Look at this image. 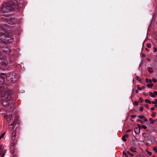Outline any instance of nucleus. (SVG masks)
Segmentation results:
<instances>
[{"instance_id": "nucleus-41", "label": "nucleus", "mask_w": 157, "mask_h": 157, "mask_svg": "<svg viewBox=\"0 0 157 157\" xmlns=\"http://www.w3.org/2000/svg\"><path fill=\"white\" fill-rule=\"evenodd\" d=\"M147 152H148V154L150 155H152V153H151V152H148V151Z\"/></svg>"}, {"instance_id": "nucleus-14", "label": "nucleus", "mask_w": 157, "mask_h": 157, "mask_svg": "<svg viewBox=\"0 0 157 157\" xmlns=\"http://www.w3.org/2000/svg\"><path fill=\"white\" fill-rule=\"evenodd\" d=\"M15 135H16V132L15 131H13L12 134V139L13 140H14L15 139Z\"/></svg>"}, {"instance_id": "nucleus-35", "label": "nucleus", "mask_w": 157, "mask_h": 157, "mask_svg": "<svg viewBox=\"0 0 157 157\" xmlns=\"http://www.w3.org/2000/svg\"><path fill=\"white\" fill-rule=\"evenodd\" d=\"M152 80L154 82H157V80L156 79L153 78L152 79Z\"/></svg>"}, {"instance_id": "nucleus-44", "label": "nucleus", "mask_w": 157, "mask_h": 157, "mask_svg": "<svg viewBox=\"0 0 157 157\" xmlns=\"http://www.w3.org/2000/svg\"><path fill=\"white\" fill-rule=\"evenodd\" d=\"M127 154L125 152H123V155L124 156L125 155H126Z\"/></svg>"}, {"instance_id": "nucleus-26", "label": "nucleus", "mask_w": 157, "mask_h": 157, "mask_svg": "<svg viewBox=\"0 0 157 157\" xmlns=\"http://www.w3.org/2000/svg\"><path fill=\"white\" fill-rule=\"evenodd\" d=\"M128 154L130 157H132L133 156V155L132 154L130 153L129 152H128Z\"/></svg>"}, {"instance_id": "nucleus-25", "label": "nucleus", "mask_w": 157, "mask_h": 157, "mask_svg": "<svg viewBox=\"0 0 157 157\" xmlns=\"http://www.w3.org/2000/svg\"><path fill=\"white\" fill-rule=\"evenodd\" d=\"M139 101L140 102H142L143 101V100L141 98H140L139 99Z\"/></svg>"}, {"instance_id": "nucleus-7", "label": "nucleus", "mask_w": 157, "mask_h": 157, "mask_svg": "<svg viewBox=\"0 0 157 157\" xmlns=\"http://www.w3.org/2000/svg\"><path fill=\"white\" fill-rule=\"evenodd\" d=\"M2 50L4 52L7 54H9L11 52L10 49L7 47L3 48Z\"/></svg>"}, {"instance_id": "nucleus-11", "label": "nucleus", "mask_w": 157, "mask_h": 157, "mask_svg": "<svg viewBox=\"0 0 157 157\" xmlns=\"http://www.w3.org/2000/svg\"><path fill=\"white\" fill-rule=\"evenodd\" d=\"M5 27V28H9V26L6 24H2L0 26V29L2 28V29L3 28Z\"/></svg>"}, {"instance_id": "nucleus-38", "label": "nucleus", "mask_w": 157, "mask_h": 157, "mask_svg": "<svg viewBox=\"0 0 157 157\" xmlns=\"http://www.w3.org/2000/svg\"><path fill=\"white\" fill-rule=\"evenodd\" d=\"M142 127L144 129H146L147 128V127L144 125H143Z\"/></svg>"}, {"instance_id": "nucleus-49", "label": "nucleus", "mask_w": 157, "mask_h": 157, "mask_svg": "<svg viewBox=\"0 0 157 157\" xmlns=\"http://www.w3.org/2000/svg\"><path fill=\"white\" fill-rule=\"evenodd\" d=\"M17 120V117H15L14 119V121H16Z\"/></svg>"}, {"instance_id": "nucleus-20", "label": "nucleus", "mask_w": 157, "mask_h": 157, "mask_svg": "<svg viewBox=\"0 0 157 157\" xmlns=\"http://www.w3.org/2000/svg\"><path fill=\"white\" fill-rule=\"evenodd\" d=\"M145 102L146 103H148L149 104H151V102L149 100L146 99L145 100Z\"/></svg>"}, {"instance_id": "nucleus-48", "label": "nucleus", "mask_w": 157, "mask_h": 157, "mask_svg": "<svg viewBox=\"0 0 157 157\" xmlns=\"http://www.w3.org/2000/svg\"><path fill=\"white\" fill-rule=\"evenodd\" d=\"M142 57H145V55L144 54H142Z\"/></svg>"}, {"instance_id": "nucleus-32", "label": "nucleus", "mask_w": 157, "mask_h": 157, "mask_svg": "<svg viewBox=\"0 0 157 157\" xmlns=\"http://www.w3.org/2000/svg\"><path fill=\"white\" fill-rule=\"evenodd\" d=\"M4 134H5V133H3V134H2L0 136V139H1V138H2L4 136Z\"/></svg>"}, {"instance_id": "nucleus-10", "label": "nucleus", "mask_w": 157, "mask_h": 157, "mask_svg": "<svg viewBox=\"0 0 157 157\" xmlns=\"http://www.w3.org/2000/svg\"><path fill=\"white\" fill-rule=\"evenodd\" d=\"M140 128H135L134 129V132L137 134H139L140 133Z\"/></svg>"}, {"instance_id": "nucleus-19", "label": "nucleus", "mask_w": 157, "mask_h": 157, "mask_svg": "<svg viewBox=\"0 0 157 157\" xmlns=\"http://www.w3.org/2000/svg\"><path fill=\"white\" fill-rule=\"evenodd\" d=\"M145 87L144 86H143L142 87H140L138 86L137 87L138 90H142V89H145Z\"/></svg>"}, {"instance_id": "nucleus-45", "label": "nucleus", "mask_w": 157, "mask_h": 157, "mask_svg": "<svg viewBox=\"0 0 157 157\" xmlns=\"http://www.w3.org/2000/svg\"><path fill=\"white\" fill-rule=\"evenodd\" d=\"M129 155L128 154H127L126 155H125L124 156V157H128V156Z\"/></svg>"}, {"instance_id": "nucleus-34", "label": "nucleus", "mask_w": 157, "mask_h": 157, "mask_svg": "<svg viewBox=\"0 0 157 157\" xmlns=\"http://www.w3.org/2000/svg\"><path fill=\"white\" fill-rule=\"evenodd\" d=\"M136 79L137 81H140V79L138 77H136Z\"/></svg>"}, {"instance_id": "nucleus-17", "label": "nucleus", "mask_w": 157, "mask_h": 157, "mask_svg": "<svg viewBox=\"0 0 157 157\" xmlns=\"http://www.w3.org/2000/svg\"><path fill=\"white\" fill-rule=\"evenodd\" d=\"M146 82L147 83L152 82V81L149 79H148V78L146 79Z\"/></svg>"}, {"instance_id": "nucleus-24", "label": "nucleus", "mask_w": 157, "mask_h": 157, "mask_svg": "<svg viewBox=\"0 0 157 157\" xmlns=\"http://www.w3.org/2000/svg\"><path fill=\"white\" fill-rule=\"evenodd\" d=\"M154 150L156 153H157V147H154Z\"/></svg>"}, {"instance_id": "nucleus-42", "label": "nucleus", "mask_w": 157, "mask_h": 157, "mask_svg": "<svg viewBox=\"0 0 157 157\" xmlns=\"http://www.w3.org/2000/svg\"><path fill=\"white\" fill-rule=\"evenodd\" d=\"M151 109L152 110H155V107H153Z\"/></svg>"}, {"instance_id": "nucleus-18", "label": "nucleus", "mask_w": 157, "mask_h": 157, "mask_svg": "<svg viewBox=\"0 0 157 157\" xmlns=\"http://www.w3.org/2000/svg\"><path fill=\"white\" fill-rule=\"evenodd\" d=\"M147 86L149 88H151L153 86V84L152 83L148 84L147 85Z\"/></svg>"}, {"instance_id": "nucleus-8", "label": "nucleus", "mask_w": 157, "mask_h": 157, "mask_svg": "<svg viewBox=\"0 0 157 157\" xmlns=\"http://www.w3.org/2000/svg\"><path fill=\"white\" fill-rule=\"evenodd\" d=\"M0 153L1 157H3L6 153L5 150L2 148V145H0Z\"/></svg>"}, {"instance_id": "nucleus-28", "label": "nucleus", "mask_w": 157, "mask_h": 157, "mask_svg": "<svg viewBox=\"0 0 157 157\" xmlns=\"http://www.w3.org/2000/svg\"><path fill=\"white\" fill-rule=\"evenodd\" d=\"M147 46L148 48H151V45L150 44H147Z\"/></svg>"}, {"instance_id": "nucleus-29", "label": "nucleus", "mask_w": 157, "mask_h": 157, "mask_svg": "<svg viewBox=\"0 0 157 157\" xmlns=\"http://www.w3.org/2000/svg\"><path fill=\"white\" fill-rule=\"evenodd\" d=\"M153 114L151 115V116L152 117H155V112H153Z\"/></svg>"}, {"instance_id": "nucleus-5", "label": "nucleus", "mask_w": 157, "mask_h": 157, "mask_svg": "<svg viewBox=\"0 0 157 157\" xmlns=\"http://www.w3.org/2000/svg\"><path fill=\"white\" fill-rule=\"evenodd\" d=\"M16 21L13 18H10L7 19L6 23L10 25H12Z\"/></svg>"}, {"instance_id": "nucleus-9", "label": "nucleus", "mask_w": 157, "mask_h": 157, "mask_svg": "<svg viewBox=\"0 0 157 157\" xmlns=\"http://www.w3.org/2000/svg\"><path fill=\"white\" fill-rule=\"evenodd\" d=\"M2 60V61L1 62V64L3 68H6L7 64V62L6 60L4 59V58Z\"/></svg>"}, {"instance_id": "nucleus-30", "label": "nucleus", "mask_w": 157, "mask_h": 157, "mask_svg": "<svg viewBox=\"0 0 157 157\" xmlns=\"http://www.w3.org/2000/svg\"><path fill=\"white\" fill-rule=\"evenodd\" d=\"M139 117L140 119H143L144 118V117L143 115H141L139 116Z\"/></svg>"}, {"instance_id": "nucleus-16", "label": "nucleus", "mask_w": 157, "mask_h": 157, "mask_svg": "<svg viewBox=\"0 0 157 157\" xmlns=\"http://www.w3.org/2000/svg\"><path fill=\"white\" fill-rule=\"evenodd\" d=\"M148 71L150 73H151L153 72L152 68L150 67H149L148 68Z\"/></svg>"}, {"instance_id": "nucleus-46", "label": "nucleus", "mask_w": 157, "mask_h": 157, "mask_svg": "<svg viewBox=\"0 0 157 157\" xmlns=\"http://www.w3.org/2000/svg\"><path fill=\"white\" fill-rule=\"evenodd\" d=\"M157 51V49L156 48H155L154 50V52H156Z\"/></svg>"}, {"instance_id": "nucleus-50", "label": "nucleus", "mask_w": 157, "mask_h": 157, "mask_svg": "<svg viewBox=\"0 0 157 157\" xmlns=\"http://www.w3.org/2000/svg\"><path fill=\"white\" fill-rule=\"evenodd\" d=\"M145 106H146V107L147 108H148V105H145Z\"/></svg>"}, {"instance_id": "nucleus-2", "label": "nucleus", "mask_w": 157, "mask_h": 157, "mask_svg": "<svg viewBox=\"0 0 157 157\" xmlns=\"http://www.w3.org/2000/svg\"><path fill=\"white\" fill-rule=\"evenodd\" d=\"M17 5L18 3L15 0L13 1H11L10 2L5 3L2 5L1 11L3 13L7 12L8 10L12 11L14 8H17L16 6Z\"/></svg>"}, {"instance_id": "nucleus-55", "label": "nucleus", "mask_w": 157, "mask_h": 157, "mask_svg": "<svg viewBox=\"0 0 157 157\" xmlns=\"http://www.w3.org/2000/svg\"><path fill=\"white\" fill-rule=\"evenodd\" d=\"M13 157H16V156H14Z\"/></svg>"}, {"instance_id": "nucleus-52", "label": "nucleus", "mask_w": 157, "mask_h": 157, "mask_svg": "<svg viewBox=\"0 0 157 157\" xmlns=\"http://www.w3.org/2000/svg\"><path fill=\"white\" fill-rule=\"evenodd\" d=\"M146 50L147 51H148V49L147 48H146Z\"/></svg>"}, {"instance_id": "nucleus-23", "label": "nucleus", "mask_w": 157, "mask_h": 157, "mask_svg": "<svg viewBox=\"0 0 157 157\" xmlns=\"http://www.w3.org/2000/svg\"><path fill=\"white\" fill-rule=\"evenodd\" d=\"M151 103L153 104H156L157 103V99H156L155 101H152Z\"/></svg>"}, {"instance_id": "nucleus-21", "label": "nucleus", "mask_w": 157, "mask_h": 157, "mask_svg": "<svg viewBox=\"0 0 157 157\" xmlns=\"http://www.w3.org/2000/svg\"><path fill=\"white\" fill-rule=\"evenodd\" d=\"M149 95L151 97L153 98L155 97V95H154L153 93H150L149 94Z\"/></svg>"}, {"instance_id": "nucleus-54", "label": "nucleus", "mask_w": 157, "mask_h": 157, "mask_svg": "<svg viewBox=\"0 0 157 157\" xmlns=\"http://www.w3.org/2000/svg\"><path fill=\"white\" fill-rule=\"evenodd\" d=\"M136 92L137 93H138V91H137V90L136 91Z\"/></svg>"}, {"instance_id": "nucleus-27", "label": "nucleus", "mask_w": 157, "mask_h": 157, "mask_svg": "<svg viewBox=\"0 0 157 157\" xmlns=\"http://www.w3.org/2000/svg\"><path fill=\"white\" fill-rule=\"evenodd\" d=\"M122 140L123 141H125L126 140V139H125V136H123V137H122Z\"/></svg>"}, {"instance_id": "nucleus-36", "label": "nucleus", "mask_w": 157, "mask_h": 157, "mask_svg": "<svg viewBox=\"0 0 157 157\" xmlns=\"http://www.w3.org/2000/svg\"><path fill=\"white\" fill-rule=\"evenodd\" d=\"M143 109H144L142 107H140V110L141 112H142V111H143Z\"/></svg>"}, {"instance_id": "nucleus-53", "label": "nucleus", "mask_w": 157, "mask_h": 157, "mask_svg": "<svg viewBox=\"0 0 157 157\" xmlns=\"http://www.w3.org/2000/svg\"><path fill=\"white\" fill-rule=\"evenodd\" d=\"M147 60H148V61H150V59H147Z\"/></svg>"}, {"instance_id": "nucleus-3", "label": "nucleus", "mask_w": 157, "mask_h": 157, "mask_svg": "<svg viewBox=\"0 0 157 157\" xmlns=\"http://www.w3.org/2000/svg\"><path fill=\"white\" fill-rule=\"evenodd\" d=\"M9 92L7 91L4 93L2 96V100L1 101L3 105L6 107L9 105L7 101H9L11 99L10 94H9Z\"/></svg>"}, {"instance_id": "nucleus-31", "label": "nucleus", "mask_w": 157, "mask_h": 157, "mask_svg": "<svg viewBox=\"0 0 157 157\" xmlns=\"http://www.w3.org/2000/svg\"><path fill=\"white\" fill-rule=\"evenodd\" d=\"M149 120V121L151 122L152 124L154 123V122L152 118H150Z\"/></svg>"}, {"instance_id": "nucleus-15", "label": "nucleus", "mask_w": 157, "mask_h": 157, "mask_svg": "<svg viewBox=\"0 0 157 157\" xmlns=\"http://www.w3.org/2000/svg\"><path fill=\"white\" fill-rule=\"evenodd\" d=\"M5 58L3 54L0 51V60L3 59Z\"/></svg>"}, {"instance_id": "nucleus-22", "label": "nucleus", "mask_w": 157, "mask_h": 157, "mask_svg": "<svg viewBox=\"0 0 157 157\" xmlns=\"http://www.w3.org/2000/svg\"><path fill=\"white\" fill-rule=\"evenodd\" d=\"M130 150L132 152H136L135 150L132 148V147L130 148Z\"/></svg>"}, {"instance_id": "nucleus-51", "label": "nucleus", "mask_w": 157, "mask_h": 157, "mask_svg": "<svg viewBox=\"0 0 157 157\" xmlns=\"http://www.w3.org/2000/svg\"><path fill=\"white\" fill-rule=\"evenodd\" d=\"M155 107L157 108V105H155Z\"/></svg>"}, {"instance_id": "nucleus-37", "label": "nucleus", "mask_w": 157, "mask_h": 157, "mask_svg": "<svg viewBox=\"0 0 157 157\" xmlns=\"http://www.w3.org/2000/svg\"><path fill=\"white\" fill-rule=\"evenodd\" d=\"M153 93H154V95H155V96L156 95H157V92L154 91L153 92Z\"/></svg>"}, {"instance_id": "nucleus-33", "label": "nucleus", "mask_w": 157, "mask_h": 157, "mask_svg": "<svg viewBox=\"0 0 157 157\" xmlns=\"http://www.w3.org/2000/svg\"><path fill=\"white\" fill-rule=\"evenodd\" d=\"M134 105H138V102L137 101H135L134 103Z\"/></svg>"}, {"instance_id": "nucleus-39", "label": "nucleus", "mask_w": 157, "mask_h": 157, "mask_svg": "<svg viewBox=\"0 0 157 157\" xmlns=\"http://www.w3.org/2000/svg\"><path fill=\"white\" fill-rule=\"evenodd\" d=\"M137 128H140H140L141 127V125L140 124H138L137 125Z\"/></svg>"}, {"instance_id": "nucleus-4", "label": "nucleus", "mask_w": 157, "mask_h": 157, "mask_svg": "<svg viewBox=\"0 0 157 157\" xmlns=\"http://www.w3.org/2000/svg\"><path fill=\"white\" fill-rule=\"evenodd\" d=\"M7 81L11 83H14L18 79L17 75L15 73H12L9 74L6 76Z\"/></svg>"}, {"instance_id": "nucleus-43", "label": "nucleus", "mask_w": 157, "mask_h": 157, "mask_svg": "<svg viewBox=\"0 0 157 157\" xmlns=\"http://www.w3.org/2000/svg\"><path fill=\"white\" fill-rule=\"evenodd\" d=\"M124 136H125V138H128V136L127 134H126L125 135H124Z\"/></svg>"}, {"instance_id": "nucleus-13", "label": "nucleus", "mask_w": 157, "mask_h": 157, "mask_svg": "<svg viewBox=\"0 0 157 157\" xmlns=\"http://www.w3.org/2000/svg\"><path fill=\"white\" fill-rule=\"evenodd\" d=\"M14 124L13 123H12L11 124L9 125L8 128L10 130H12L14 128Z\"/></svg>"}, {"instance_id": "nucleus-47", "label": "nucleus", "mask_w": 157, "mask_h": 157, "mask_svg": "<svg viewBox=\"0 0 157 157\" xmlns=\"http://www.w3.org/2000/svg\"><path fill=\"white\" fill-rule=\"evenodd\" d=\"M144 121L145 122H147V119H144Z\"/></svg>"}, {"instance_id": "nucleus-1", "label": "nucleus", "mask_w": 157, "mask_h": 157, "mask_svg": "<svg viewBox=\"0 0 157 157\" xmlns=\"http://www.w3.org/2000/svg\"><path fill=\"white\" fill-rule=\"evenodd\" d=\"M6 29H0V37L1 41L4 44L9 43L13 41L12 34L7 32Z\"/></svg>"}, {"instance_id": "nucleus-40", "label": "nucleus", "mask_w": 157, "mask_h": 157, "mask_svg": "<svg viewBox=\"0 0 157 157\" xmlns=\"http://www.w3.org/2000/svg\"><path fill=\"white\" fill-rule=\"evenodd\" d=\"M131 131V129H128L126 131V133H128V132H129Z\"/></svg>"}, {"instance_id": "nucleus-6", "label": "nucleus", "mask_w": 157, "mask_h": 157, "mask_svg": "<svg viewBox=\"0 0 157 157\" xmlns=\"http://www.w3.org/2000/svg\"><path fill=\"white\" fill-rule=\"evenodd\" d=\"M6 75L3 73H1L0 75V84H2L5 82L4 78Z\"/></svg>"}, {"instance_id": "nucleus-12", "label": "nucleus", "mask_w": 157, "mask_h": 157, "mask_svg": "<svg viewBox=\"0 0 157 157\" xmlns=\"http://www.w3.org/2000/svg\"><path fill=\"white\" fill-rule=\"evenodd\" d=\"M6 118L7 121H10L12 118V116L11 115H7L6 116Z\"/></svg>"}]
</instances>
